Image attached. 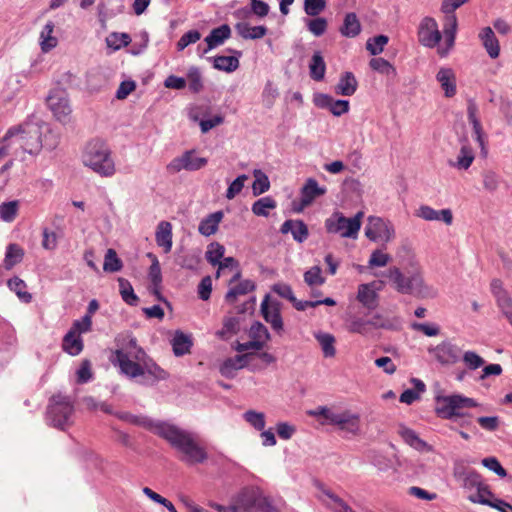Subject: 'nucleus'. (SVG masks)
<instances>
[{"label": "nucleus", "instance_id": "1", "mask_svg": "<svg viewBox=\"0 0 512 512\" xmlns=\"http://www.w3.org/2000/svg\"><path fill=\"white\" fill-rule=\"evenodd\" d=\"M118 419L143 427L165 439L179 454V459L187 465L202 464L208 459L206 449L201 446L196 434L164 421H156L144 415L129 412H114Z\"/></svg>", "mask_w": 512, "mask_h": 512}, {"label": "nucleus", "instance_id": "2", "mask_svg": "<svg viewBox=\"0 0 512 512\" xmlns=\"http://www.w3.org/2000/svg\"><path fill=\"white\" fill-rule=\"evenodd\" d=\"M113 364L117 365L125 376L131 379L138 378V383L144 386H152L169 376L141 347L137 346L135 339L129 341L126 349L116 350Z\"/></svg>", "mask_w": 512, "mask_h": 512}, {"label": "nucleus", "instance_id": "3", "mask_svg": "<svg viewBox=\"0 0 512 512\" xmlns=\"http://www.w3.org/2000/svg\"><path fill=\"white\" fill-rule=\"evenodd\" d=\"M402 251L408 255L407 261L400 262L405 272L393 266L384 274L389 279L392 287L398 293L411 295L415 298L424 299L435 297L436 291L425 283L422 270L415 260V257L411 255L410 250L403 247Z\"/></svg>", "mask_w": 512, "mask_h": 512}, {"label": "nucleus", "instance_id": "4", "mask_svg": "<svg viewBox=\"0 0 512 512\" xmlns=\"http://www.w3.org/2000/svg\"><path fill=\"white\" fill-rule=\"evenodd\" d=\"M82 163L102 177H112L116 172L111 150L100 139L91 140L86 144L82 153Z\"/></svg>", "mask_w": 512, "mask_h": 512}, {"label": "nucleus", "instance_id": "5", "mask_svg": "<svg viewBox=\"0 0 512 512\" xmlns=\"http://www.w3.org/2000/svg\"><path fill=\"white\" fill-rule=\"evenodd\" d=\"M74 401L70 396L58 393L49 399L46 409L48 425L65 430L74 423Z\"/></svg>", "mask_w": 512, "mask_h": 512}, {"label": "nucleus", "instance_id": "6", "mask_svg": "<svg viewBox=\"0 0 512 512\" xmlns=\"http://www.w3.org/2000/svg\"><path fill=\"white\" fill-rule=\"evenodd\" d=\"M237 512H277L272 501L257 488H245L235 501Z\"/></svg>", "mask_w": 512, "mask_h": 512}, {"label": "nucleus", "instance_id": "7", "mask_svg": "<svg viewBox=\"0 0 512 512\" xmlns=\"http://www.w3.org/2000/svg\"><path fill=\"white\" fill-rule=\"evenodd\" d=\"M362 212H358L352 218H346L340 212H334L325 220V228L328 233L339 234L344 238H356L361 228Z\"/></svg>", "mask_w": 512, "mask_h": 512}, {"label": "nucleus", "instance_id": "8", "mask_svg": "<svg viewBox=\"0 0 512 512\" xmlns=\"http://www.w3.org/2000/svg\"><path fill=\"white\" fill-rule=\"evenodd\" d=\"M16 138V142L22 150L28 154H37L42 148L41 133L39 129L32 127H11L3 137V142L11 138Z\"/></svg>", "mask_w": 512, "mask_h": 512}, {"label": "nucleus", "instance_id": "9", "mask_svg": "<svg viewBox=\"0 0 512 512\" xmlns=\"http://www.w3.org/2000/svg\"><path fill=\"white\" fill-rule=\"evenodd\" d=\"M435 411L443 419H454L461 414L458 412L463 407H476L474 399L462 395L438 396L436 398Z\"/></svg>", "mask_w": 512, "mask_h": 512}, {"label": "nucleus", "instance_id": "10", "mask_svg": "<svg viewBox=\"0 0 512 512\" xmlns=\"http://www.w3.org/2000/svg\"><path fill=\"white\" fill-rule=\"evenodd\" d=\"M208 159L205 157H198L195 149L184 151L181 155L173 158L167 165L166 171L171 174H177L182 170L185 171H198L205 167Z\"/></svg>", "mask_w": 512, "mask_h": 512}, {"label": "nucleus", "instance_id": "11", "mask_svg": "<svg viewBox=\"0 0 512 512\" xmlns=\"http://www.w3.org/2000/svg\"><path fill=\"white\" fill-rule=\"evenodd\" d=\"M365 235L371 241L385 244L395 237V229L390 221L370 216L365 227Z\"/></svg>", "mask_w": 512, "mask_h": 512}, {"label": "nucleus", "instance_id": "12", "mask_svg": "<svg viewBox=\"0 0 512 512\" xmlns=\"http://www.w3.org/2000/svg\"><path fill=\"white\" fill-rule=\"evenodd\" d=\"M47 105L58 121L63 123L69 121L72 110L65 90L60 88L52 90L47 97Z\"/></svg>", "mask_w": 512, "mask_h": 512}, {"label": "nucleus", "instance_id": "13", "mask_svg": "<svg viewBox=\"0 0 512 512\" xmlns=\"http://www.w3.org/2000/svg\"><path fill=\"white\" fill-rule=\"evenodd\" d=\"M428 352L441 365H453L461 358V348L453 344L450 340H444L434 347H430Z\"/></svg>", "mask_w": 512, "mask_h": 512}, {"label": "nucleus", "instance_id": "14", "mask_svg": "<svg viewBox=\"0 0 512 512\" xmlns=\"http://www.w3.org/2000/svg\"><path fill=\"white\" fill-rule=\"evenodd\" d=\"M442 39L436 20L432 17H424L418 27V41L427 48L436 47Z\"/></svg>", "mask_w": 512, "mask_h": 512}, {"label": "nucleus", "instance_id": "15", "mask_svg": "<svg viewBox=\"0 0 512 512\" xmlns=\"http://www.w3.org/2000/svg\"><path fill=\"white\" fill-rule=\"evenodd\" d=\"M326 193V188L319 186L318 182L314 178H308L301 189V200L300 202L293 203V210L295 212H302L305 207L312 204V202L319 196Z\"/></svg>", "mask_w": 512, "mask_h": 512}, {"label": "nucleus", "instance_id": "16", "mask_svg": "<svg viewBox=\"0 0 512 512\" xmlns=\"http://www.w3.org/2000/svg\"><path fill=\"white\" fill-rule=\"evenodd\" d=\"M261 313L264 320L269 323L278 334L283 332V319L280 313V302H269V295H266L261 303Z\"/></svg>", "mask_w": 512, "mask_h": 512}, {"label": "nucleus", "instance_id": "17", "mask_svg": "<svg viewBox=\"0 0 512 512\" xmlns=\"http://www.w3.org/2000/svg\"><path fill=\"white\" fill-rule=\"evenodd\" d=\"M331 425H335L340 430L351 435H357L360 431V415L348 410L336 412V414L331 417Z\"/></svg>", "mask_w": 512, "mask_h": 512}, {"label": "nucleus", "instance_id": "18", "mask_svg": "<svg viewBox=\"0 0 512 512\" xmlns=\"http://www.w3.org/2000/svg\"><path fill=\"white\" fill-rule=\"evenodd\" d=\"M478 107L477 104L473 100L468 101L467 105V116L468 121L472 125L473 134L475 137V140L479 144V147L481 148V152L483 156L487 155V149H486V136L483 132V128L481 125V122L478 118Z\"/></svg>", "mask_w": 512, "mask_h": 512}, {"label": "nucleus", "instance_id": "19", "mask_svg": "<svg viewBox=\"0 0 512 512\" xmlns=\"http://www.w3.org/2000/svg\"><path fill=\"white\" fill-rule=\"evenodd\" d=\"M381 316L376 314L371 320H365L360 317H352L348 321V331L351 333H358L361 335H368L371 327L374 328H388L389 326L384 322H379Z\"/></svg>", "mask_w": 512, "mask_h": 512}, {"label": "nucleus", "instance_id": "20", "mask_svg": "<svg viewBox=\"0 0 512 512\" xmlns=\"http://www.w3.org/2000/svg\"><path fill=\"white\" fill-rule=\"evenodd\" d=\"M416 216L426 221H442L446 225H451L453 222V215L450 209L435 210L428 205H421L417 211Z\"/></svg>", "mask_w": 512, "mask_h": 512}, {"label": "nucleus", "instance_id": "21", "mask_svg": "<svg viewBox=\"0 0 512 512\" xmlns=\"http://www.w3.org/2000/svg\"><path fill=\"white\" fill-rule=\"evenodd\" d=\"M457 17L456 15H446L445 23L443 28V34L445 38L446 47H439L438 53L441 57L448 55L455 43L456 32H457Z\"/></svg>", "mask_w": 512, "mask_h": 512}, {"label": "nucleus", "instance_id": "22", "mask_svg": "<svg viewBox=\"0 0 512 512\" xmlns=\"http://www.w3.org/2000/svg\"><path fill=\"white\" fill-rule=\"evenodd\" d=\"M229 52H232L233 56H215L210 58L213 64V68L224 71L226 73H232L239 67V58L242 56V52L239 50L228 49Z\"/></svg>", "mask_w": 512, "mask_h": 512}, {"label": "nucleus", "instance_id": "23", "mask_svg": "<svg viewBox=\"0 0 512 512\" xmlns=\"http://www.w3.org/2000/svg\"><path fill=\"white\" fill-rule=\"evenodd\" d=\"M231 36V28L227 24H223L211 30L204 41L207 47L203 49L202 54L208 53L210 50L222 45Z\"/></svg>", "mask_w": 512, "mask_h": 512}, {"label": "nucleus", "instance_id": "24", "mask_svg": "<svg viewBox=\"0 0 512 512\" xmlns=\"http://www.w3.org/2000/svg\"><path fill=\"white\" fill-rule=\"evenodd\" d=\"M484 49L490 58L496 59L500 55V44L491 27L481 29L478 35Z\"/></svg>", "mask_w": 512, "mask_h": 512}, {"label": "nucleus", "instance_id": "25", "mask_svg": "<svg viewBox=\"0 0 512 512\" xmlns=\"http://www.w3.org/2000/svg\"><path fill=\"white\" fill-rule=\"evenodd\" d=\"M250 356L251 354L247 353L227 358L219 367L221 375L228 379L234 378L236 371L247 365Z\"/></svg>", "mask_w": 512, "mask_h": 512}, {"label": "nucleus", "instance_id": "26", "mask_svg": "<svg viewBox=\"0 0 512 512\" xmlns=\"http://www.w3.org/2000/svg\"><path fill=\"white\" fill-rule=\"evenodd\" d=\"M398 434L403 439V441L413 449L419 452L432 451V447L427 442L422 440L414 430L404 425H400Z\"/></svg>", "mask_w": 512, "mask_h": 512}, {"label": "nucleus", "instance_id": "27", "mask_svg": "<svg viewBox=\"0 0 512 512\" xmlns=\"http://www.w3.org/2000/svg\"><path fill=\"white\" fill-rule=\"evenodd\" d=\"M436 80L448 98L453 97L456 92V75L451 68L441 67L436 74Z\"/></svg>", "mask_w": 512, "mask_h": 512}, {"label": "nucleus", "instance_id": "28", "mask_svg": "<svg viewBox=\"0 0 512 512\" xmlns=\"http://www.w3.org/2000/svg\"><path fill=\"white\" fill-rule=\"evenodd\" d=\"M280 231L283 234L291 232L293 239L299 243L304 242L309 235L307 225L302 220H286Z\"/></svg>", "mask_w": 512, "mask_h": 512}, {"label": "nucleus", "instance_id": "29", "mask_svg": "<svg viewBox=\"0 0 512 512\" xmlns=\"http://www.w3.org/2000/svg\"><path fill=\"white\" fill-rule=\"evenodd\" d=\"M172 350L175 356L180 357L190 353L193 341L190 335L177 330L171 341Z\"/></svg>", "mask_w": 512, "mask_h": 512}, {"label": "nucleus", "instance_id": "30", "mask_svg": "<svg viewBox=\"0 0 512 512\" xmlns=\"http://www.w3.org/2000/svg\"><path fill=\"white\" fill-rule=\"evenodd\" d=\"M255 288L256 285L252 280L245 279L239 281L236 285L230 286L225 294V301L229 304H234L240 296L253 292Z\"/></svg>", "mask_w": 512, "mask_h": 512}, {"label": "nucleus", "instance_id": "31", "mask_svg": "<svg viewBox=\"0 0 512 512\" xmlns=\"http://www.w3.org/2000/svg\"><path fill=\"white\" fill-rule=\"evenodd\" d=\"M475 159L474 151L467 139L461 140V148L455 162H450V165L459 169L467 170Z\"/></svg>", "mask_w": 512, "mask_h": 512}, {"label": "nucleus", "instance_id": "32", "mask_svg": "<svg viewBox=\"0 0 512 512\" xmlns=\"http://www.w3.org/2000/svg\"><path fill=\"white\" fill-rule=\"evenodd\" d=\"M155 240L159 247H162L165 253L172 248V225L170 222L161 221L155 233Z\"/></svg>", "mask_w": 512, "mask_h": 512}, {"label": "nucleus", "instance_id": "33", "mask_svg": "<svg viewBox=\"0 0 512 512\" xmlns=\"http://www.w3.org/2000/svg\"><path fill=\"white\" fill-rule=\"evenodd\" d=\"M224 214L222 211H216L203 218L198 226V231L203 236H211L218 230Z\"/></svg>", "mask_w": 512, "mask_h": 512}, {"label": "nucleus", "instance_id": "34", "mask_svg": "<svg viewBox=\"0 0 512 512\" xmlns=\"http://www.w3.org/2000/svg\"><path fill=\"white\" fill-rule=\"evenodd\" d=\"M357 300L369 310H374L378 306V294L372 288V284L358 286Z\"/></svg>", "mask_w": 512, "mask_h": 512}, {"label": "nucleus", "instance_id": "35", "mask_svg": "<svg viewBox=\"0 0 512 512\" xmlns=\"http://www.w3.org/2000/svg\"><path fill=\"white\" fill-rule=\"evenodd\" d=\"M235 29H236L237 33L243 39H246V40H248V39L249 40L261 39L268 32L267 28L265 26H263V25L251 26L247 22H238L235 25Z\"/></svg>", "mask_w": 512, "mask_h": 512}, {"label": "nucleus", "instance_id": "36", "mask_svg": "<svg viewBox=\"0 0 512 512\" xmlns=\"http://www.w3.org/2000/svg\"><path fill=\"white\" fill-rule=\"evenodd\" d=\"M358 87V82L352 72H344L335 87V93L342 96H352Z\"/></svg>", "mask_w": 512, "mask_h": 512}, {"label": "nucleus", "instance_id": "37", "mask_svg": "<svg viewBox=\"0 0 512 512\" xmlns=\"http://www.w3.org/2000/svg\"><path fill=\"white\" fill-rule=\"evenodd\" d=\"M339 31L342 36L347 38H355L360 34L361 24L356 13L350 12L345 15Z\"/></svg>", "mask_w": 512, "mask_h": 512}, {"label": "nucleus", "instance_id": "38", "mask_svg": "<svg viewBox=\"0 0 512 512\" xmlns=\"http://www.w3.org/2000/svg\"><path fill=\"white\" fill-rule=\"evenodd\" d=\"M62 347L68 354L76 356L83 350V341L75 331L69 330L63 338Z\"/></svg>", "mask_w": 512, "mask_h": 512}, {"label": "nucleus", "instance_id": "39", "mask_svg": "<svg viewBox=\"0 0 512 512\" xmlns=\"http://www.w3.org/2000/svg\"><path fill=\"white\" fill-rule=\"evenodd\" d=\"M326 72V64L320 51L314 52L309 63L310 77L315 81H322Z\"/></svg>", "mask_w": 512, "mask_h": 512}, {"label": "nucleus", "instance_id": "40", "mask_svg": "<svg viewBox=\"0 0 512 512\" xmlns=\"http://www.w3.org/2000/svg\"><path fill=\"white\" fill-rule=\"evenodd\" d=\"M24 257V250L15 243H10L5 252L3 266L6 270H11L16 264L20 263Z\"/></svg>", "mask_w": 512, "mask_h": 512}, {"label": "nucleus", "instance_id": "41", "mask_svg": "<svg viewBox=\"0 0 512 512\" xmlns=\"http://www.w3.org/2000/svg\"><path fill=\"white\" fill-rule=\"evenodd\" d=\"M54 27V23L52 21H48L40 33V46L41 50L45 53L57 46L58 40L52 35Z\"/></svg>", "mask_w": 512, "mask_h": 512}, {"label": "nucleus", "instance_id": "42", "mask_svg": "<svg viewBox=\"0 0 512 512\" xmlns=\"http://www.w3.org/2000/svg\"><path fill=\"white\" fill-rule=\"evenodd\" d=\"M118 284L122 300L130 306H136L139 302V298L135 294L131 283L127 279L119 277Z\"/></svg>", "mask_w": 512, "mask_h": 512}, {"label": "nucleus", "instance_id": "43", "mask_svg": "<svg viewBox=\"0 0 512 512\" xmlns=\"http://www.w3.org/2000/svg\"><path fill=\"white\" fill-rule=\"evenodd\" d=\"M315 338L321 346L324 357L332 358L335 356V337L332 334L319 332L315 334Z\"/></svg>", "mask_w": 512, "mask_h": 512}, {"label": "nucleus", "instance_id": "44", "mask_svg": "<svg viewBox=\"0 0 512 512\" xmlns=\"http://www.w3.org/2000/svg\"><path fill=\"white\" fill-rule=\"evenodd\" d=\"M277 206L276 201L271 196H265L256 200L251 207L254 215L261 217H268L269 211L275 209Z\"/></svg>", "mask_w": 512, "mask_h": 512}, {"label": "nucleus", "instance_id": "45", "mask_svg": "<svg viewBox=\"0 0 512 512\" xmlns=\"http://www.w3.org/2000/svg\"><path fill=\"white\" fill-rule=\"evenodd\" d=\"M189 84V90L192 93H199L204 88L203 76L200 69L196 66H191L187 70V79Z\"/></svg>", "mask_w": 512, "mask_h": 512}, {"label": "nucleus", "instance_id": "46", "mask_svg": "<svg viewBox=\"0 0 512 512\" xmlns=\"http://www.w3.org/2000/svg\"><path fill=\"white\" fill-rule=\"evenodd\" d=\"M7 284L22 302L30 303L32 301V295L26 291L27 285L21 278L15 276L9 279Z\"/></svg>", "mask_w": 512, "mask_h": 512}, {"label": "nucleus", "instance_id": "47", "mask_svg": "<svg viewBox=\"0 0 512 512\" xmlns=\"http://www.w3.org/2000/svg\"><path fill=\"white\" fill-rule=\"evenodd\" d=\"M468 499L472 503H478V504L490 506L492 499H494V495L490 491L489 487L484 483L478 489H476L473 493H470L468 495Z\"/></svg>", "mask_w": 512, "mask_h": 512}, {"label": "nucleus", "instance_id": "48", "mask_svg": "<svg viewBox=\"0 0 512 512\" xmlns=\"http://www.w3.org/2000/svg\"><path fill=\"white\" fill-rule=\"evenodd\" d=\"M253 176L255 177V180L252 184V192L254 196L261 195L269 190V178L262 170L254 169Z\"/></svg>", "mask_w": 512, "mask_h": 512}, {"label": "nucleus", "instance_id": "49", "mask_svg": "<svg viewBox=\"0 0 512 512\" xmlns=\"http://www.w3.org/2000/svg\"><path fill=\"white\" fill-rule=\"evenodd\" d=\"M123 268V262L112 248L106 251L103 270L108 273L118 272Z\"/></svg>", "mask_w": 512, "mask_h": 512}, {"label": "nucleus", "instance_id": "50", "mask_svg": "<svg viewBox=\"0 0 512 512\" xmlns=\"http://www.w3.org/2000/svg\"><path fill=\"white\" fill-rule=\"evenodd\" d=\"M224 253L225 247L222 244L218 242H212L207 246L205 258L209 264L215 267L218 263H220Z\"/></svg>", "mask_w": 512, "mask_h": 512}, {"label": "nucleus", "instance_id": "51", "mask_svg": "<svg viewBox=\"0 0 512 512\" xmlns=\"http://www.w3.org/2000/svg\"><path fill=\"white\" fill-rule=\"evenodd\" d=\"M243 419L254 429L262 431L265 428V414L255 410H247L243 414Z\"/></svg>", "mask_w": 512, "mask_h": 512}, {"label": "nucleus", "instance_id": "52", "mask_svg": "<svg viewBox=\"0 0 512 512\" xmlns=\"http://www.w3.org/2000/svg\"><path fill=\"white\" fill-rule=\"evenodd\" d=\"M19 202L17 200L3 202L0 204V218L4 222H12L18 213Z\"/></svg>", "mask_w": 512, "mask_h": 512}, {"label": "nucleus", "instance_id": "53", "mask_svg": "<svg viewBox=\"0 0 512 512\" xmlns=\"http://www.w3.org/2000/svg\"><path fill=\"white\" fill-rule=\"evenodd\" d=\"M370 67L377 71L378 73H381L386 76H395L396 75V69L393 67V65L387 61L384 58H372L369 63Z\"/></svg>", "mask_w": 512, "mask_h": 512}, {"label": "nucleus", "instance_id": "54", "mask_svg": "<svg viewBox=\"0 0 512 512\" xmlns=\"http://www.w3.org/2000/svg\"><path fill=\"white\" fill-rule=\"evenodd\" d=\"M131 42V38L127 33H110L106 38V43L109 48L119 50L127 46Z\"/></svg>", "mask_w": 512, "mask_h": 512}, {"label": "nucleus", "instance_id": "55", "mask_svg": "<svg viewBox=\"0 0 512 512\" xmlns=\"http://www.w3.org/2000/svg\"><path fill=\"white\" fill-rule=\"evenodd\" d=\"M249 337L253 340L261 342L264 346L266 342L270 340L271 336L266 326L257 321L251 325L249 330Z\"/></svg>", "mask_w": 512, "mask_h": 512}, {"label": "nucleus", "instance_id": "56", "mask_svg": "<svg viewBox=\"0 0 512 512\" xmlns=\"http://www.w3.org/2000/svg\"><path fill=\"white\" fill-rule=\"evenodd\" d=\"M190 119L197 122L199 121L200 129L202 133H207L212 128L222 124L224 122V118L221 115H215L214 117L206 120H199L198 115L194 113V111H191Z\"/></svg>", "mask_w": 512, "mask_h": 512}, {"label": "nucleus", "instance_id": "57", "mask_svg": "<svg viewBox=\"0 0 512 512\" xmlns=\"http://www.w3.org/2000/svg\"><path fill=\"white\" fill-rule=\"evenodd\" d=\"M304 282L310 286H321L325 283L322 270L319 266H313L304 273Z\"/></svg>", "mask_w": 512, "mask_h": 512}, {"label": "nucleus", "instance_id": "58", "mask_svg": "<svg viewBox=\"0 0 512 512\" xmlns=\"http://www.w3.org/2000/svg\"><path fill=\"white\" fill-rule=\"evenodd\" d=\"M389 38L386 35H378L369 38L366 42V49L371 55H378L383 52L385 45L388 43Z\"/></svg>", "mask_w": 512, "mask_h": 512}, {"label": "nucleus", "instance_id": "59", "mask_svg": "<svg viewBox=\"0 0 512 512\" xmlns=\"http://www.w3.org/2000/svg\"><path fill=\"white\" fill-rule=\"evenodd\" d=\"M484 482L482 481L481 476L475 471H469L464 474L463 477V488L470 493H473L476 489H478Z\"/></svg>", "mask_w": 512, "mask_h": 512}, {"label": "nucleus", "instance_id": "60", "mask_svg": "<svg viewBox=\"0 0 512 512\" xmlns=\"http://www.w3.org/2000/svg\"><path fill=\"white\" fill-rule=\"evenodd\" d=\"M82 403L85 409L89 411H97L101 410L107 414H113L112 407L106 402H99L92 396H85L82 398Z\"/></svg>", "mask_w": 512, "mask_h": 512}, {"label": "nucleus", "instance_id": "61", "mask_svg": "<svg viewBox=\"0 0 512 512\" xmlns=\"http://www.w3.org/2000/svg\"><path fill=\"white\" fill-rule=\"evenodd\" d=\"M246 180H248V176L246 174L239 175L228 186L226 193H225V197L228 200L234 199L244 188Z\"/></svg>", "mask_w": 512, "mask_h": 512}, {"label": "nucleus", "instance_id": "62", "mask_svg": "<svg viewBox=\"0 0 512 512\" xmlns=\"http://www.w3.org/2000/svg\"><path fill=\"white\" fill-rule=\"evenodd\" d=\"M327 20L323 17H317L307 21L308 30L316 37L322 36L327 30Z\"/></svg>", "mask_w": 512, "mask_h": 512}, {"label": "nucleus", "instance_id": "63", "mask_svg": "<svg viewBox=\"0 0 512 512\" xmlns=\"http://www.w3.org/2000/svg\"><path fill=\"white\" fill-rule=\"evenodd\" d=\"M462 360L464 364L467 366V368L470 370H476L482 367L485 363V360L474 351L464 352Z\"/></svg>", "mask_w": 512, "mask_h": 512}, {"label": "nucleus", "instance_id": "64", "mask_svg": "<svg viewBox=\"0 0 512 512\" xmlns=\"http://www.w3.org/2000/svg\"><path fill=\"white\" fill-rule=\"evenodd\" d=\"M201 38V33L198 30H189L184 33L178 40L176 46L178 51L184 50L187 46L196 43Z\"/></svg>", "mask_w": 512, "mask_h": 512}]
</instances>
